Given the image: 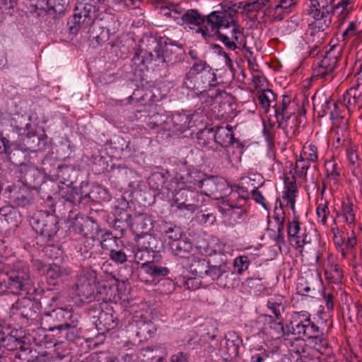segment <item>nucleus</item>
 Masks as SVG:
<instances>
[{
    "mask_svg": "<svg viewBox=\"0 0 362 362\" xmlns=\"http://www.w3.org/2000/svg\"><path fill=\"white\" fill-rule=\"evenodd\" d=\"M40 303L29 298H23L18 299L14 303L10 308L11 317H21L25 320L26 323L29 321L35 320L39 315Z\"/></svg>",
    "mask_w": 362,
    "mask_h": 362,
    "instance_id": "obj_14",
    "label": "nucleus"
},
{
    "mask_svg": "<svg viewBox=\"0 0 362 362\" xmlns=\"http://www.w3.org/2000/svg\"><path fill=\"white\" fill-rule=\"evenodd\" d=\"M163 55L166 62L167 68L169 64H175L182 61L183 53L178 47L171 46L163 50Z\"/></svg>",
    "mask_w": 362,
    "mask_h": 362,
    "instance_id": "obj_58",
    "label": "nucleus"
},
{
    "mask_svg": "<svg viewBox=\"0 0 362 362\" xmlns=\"http://www.w3.org/2000/svg\"><path fill=\"white\" fill-rule=\"evenodd\" d=\"M325 168L327 179L332 182L334 185H339L341 181L342 167L337 162L334 156L325 161Z\"/></svg>",
    "mask_w": 362,
    "mask_h": 362,
    "instance_id": "obj_42",
    "label": "nucleus"
},
{
    "mask_svg": "<svg viewBox=\"0 0 362 362\" xmlns=\"http://www.w3.org/2000/svg\"><path fill=\"white\" fill-rule=\"evenodd\" d=\"M184 174H179L176 173L175 179L179 183L183 185L182 189H185L187 193H189L193 195V199L199 197L197 189H201L203 187L204 182L209 179L208 175L203 171L192 167L187 168L184 167Z\"/></svg>",
    "mask_w": 362,
    "mask_h": 362,
    "instance_id": "obj_12",
    "label": "nucleus"
},
{
    "mask_svg": "<svg viewBox=\"0 0 362 362\" xmlns=\"http://www.w3.org/2000/svg\"><path fill=\"white\" fill-rule=\"evenodd\" d=\"M346 148V156L349 161L351 171L362 167L358 155V148L353 141L349 144L343 146Z\"/></svg>",
    "mask_w": 362,
    "mask_h": 362,
    "instance_id": "obj_49",
    "label": "nucleus"
},
{
    "mask_svg": "<svg viewBox=\"0 0 362 362\" xmlns=\"http://www.w3.org/2000/svg\"><path fill=\"white\" fill-rule=\"evenodd\" d=\"M233 14L229 12L228 18L220 17L219 25L214 30V34L211 37L213 40L221 41L224 45L230 50H235L236 48L243 47H246V43L239 40L243 35V28L239 23V20L234 18Z\"/></svg>",
    "mask_w": 362,
    "mask_h": 362,
    "instance_id": "obj_3",
    "label": "nucleus"
},
{
    "mask_svg": "<svg viewBox=\"0 0 362 362\" xmlns=\"http://www.w3.org/2000/svg\"><path fill=\"white\" fill-rule=\"evenodd\" d=\"M100 5V0H77L66 23L69 34L76 36L90 27L99 15Z\"/></svg>",
    "mask_w": 362,
    "mask_h": 362,
    "instance_id": "obj_2",
    "label": "nucleus"
},
{
    "mask_svg": "<svg viewBox=\"0 0 362 362\" xmlns=\"http://www.w3.org/2000/svg\"><path fill=\"white\" fill-rule=\"evenodd\" d=\"M321 296L325 303L327 312H332L337 302V291L333 286L323 287L321 291Z\"/></svg>",
    "mask_w": 362,
    "mask_h": 362,
    "instance_id": "obj_52",
    "label": "nucleus"
},
{
    "mask_svg": "<svg viewBox=\"0 0 362 362\" xmlns=\"http://www.w3.org/2000/svg\"><path fill=\"white\" fill-rule=\"evenodd\" d=\"M211 68L206 60L197 59L194 62L189 70L185 74L183 85L189 88L188 83L192 85L195 78Z\"/></svg>",
    "mask_w": 362,
    "mask_h": 362,
    "instance_id": "obj_43",
    "label": "nucleus"
},
{
    "mask_svg": "<svg viewBox=\"0 0 362 362\" xmlns=\"http://www.w3.org/2000/svg\"><path fill=\"white\" fill-rule=\"evenodd\" d=\"M357 238L354 230H351L350 235L344 240L341 245L337 250L343 259L355 258L356 256Z\"/></svg>",
    "mask_w": 362,
    "mask_h": 362,
    "instance_id": "obj_37",
    "label": "nucleus"
},
{
    "mask_svg": "<svg viewBox=\"0 0 362 362\" xmlns=\"http://www.w3.org/2000/svg\"><path fill=\"white\" fill-rule=\"evenodd\" d=\"M197 144L199 146L207 150L213 148L215 143V136L213 127L204 128L199 131L197 134Z\"/></svg>",
    "mask_w": 362,
    "mask_h": 362,
    "instance_id": "obj_48",
    "label": "nucleus"
},
{
    "mask_svg": "<svg viewBox=\"0 0 362 362\" xmlns=\"http://www.w3.org/2000/svg\"><path fill=\"white\" fill-rule=\"evenodd\" d=\"M168 245L171 253L180 258L189 259L193 250V244L187 238L175 242H168Z\"/></svg>",
    "mask_w": 362,
    "mask_h": 362,
    "instance_id": "obj_35",
    "label": "nucleus"
},
{
    "mask_svg": "<svg viewBox=\"0 0 362 362\" xmlns=\"http://www.w3.org/2000/svg\"><path fill=\"white\" fill-rule=\"evenodd\" d=\"M305 102L308 103L305 98L300 101L297 97L284 94L273 105L277 128L282 129L288 136H296L300 133V125L306 115Z\"/></svg>",
    "mask_w": 362,
    "mask_h": 362,
    "instance_id": "obj_1",
    "label": "nucleus"
},
{
    "mask_svg": "<svg viewBox=\"0 0 362 362\" xmlns=\"http://www.w3.org/2000/svg\"><path fill=\"white\" fill-rule=\"evenodd\" d=\"M256 97L259 107L263 110L264 113H268L270 109H272L271 103L274 102V105L279 100L282 95L278 97L277 95L271 89L258 90L256 93Z\"/></svg>",
    "mask_w": 362,
    "mask_h": 362,
    "instance_id": "obj_38",
    "label": "nucleus"
},
{
    "mask_svg": "<svg viewBox=\"0 0 362 362\" xmlns=\"http://www.w3.org/2000/svg\"><path fill=\"white\" fill-rule=\"evenodd\" d=\"M77 170L71 165H60L57 167L56 177L60 182L66 186H72L76 182Z\"/></svg>",
    "mask_w": 362,
    "mask_h": 362,
    "instance_id": "obj_40",
    "label": "nucleus"
},
{
    "mask_svg": "<svg viewBox=\"0 0 362 362\" xmlns=\"http://www.w3.org/2000/svg\"><path fill=\"white\" fill-rule=\"evenodd\" d=\"M265 15L271 17L272 21H281L286 16H288V13L276 4L275 5L269 4L265 9Z\"/></svg>",
    "mask_w": 362,
    "mask_h": 362,
    "instance_id": "obj_64",
    "label": "nucleus"
},
{
    "mask_svg": "<svg viewBox=\"0 0 362 362\" xmlns=\"http://www.w3.org/2000/svg\"><path fill=\"white\" fill-rule=\"evenodd\" d=\"M311 315L307 311L293 312L290 317L288 330L292 329L293 335L304 337L308 339H317L322 335L320 327L310 319Z\"/></svg>",
    "mask_w": 362,
    "mask_h": 362,
    "instance_id": "obj_8",
    "label": "nucleus"
},
{
    "mask_svg": "<svg viewBox=\"0 0 362 362\" xmlns=\"http://www.w3.org/2000/svg\"><path fill=\"white\" fill-rule=\"evenodd\" d=\"M13 332H7L4 339L0 341L4 349H0V354L5 351L4 355L8 356V351H15L18 349L25 351L24 348L25 341L21 338L14 335ZM8 356H7V358Z\"/></svg>",
    "mask_w": 362,
    "mask_h": 362,
    "instance_id": "obj_34",
    "label": "nucleus"
},
{
    "mask_svg": "<svg viewBox=\"0 0 362 362\" xmlns=\"http://www.w3.org/2000/svg\"><path fill=\"white\" fill-rule=\"evenodd\" d=\"M341 59L339 52L335 54L334 49H330L325 52L322 59H316L312 66L311 80L319 79L324 81H331L334 78L335 69L338 66L339 60Z\"/></svg>",
    "mask_w": 362,
    "mask_h": 362,
    "instance_id": "obj_10",
    "label": "nucleus"
},
{
    "mask_svg": "<svg viewBox=\"0 0 362 362\" xmlns=\"http://www.w3.org/2000/svg\"><path fill=\"white\" fill-rule=\"evenodd\" d=\"M18 173L23 185L33 189H37L45 182V173L33 165H28L22 162L18 165Z\"/></svg>",
    "mask_w": 362,
    "mask_h": 362,
    "instance_id": "obj_19",
    "label": "nucleus"
},
{
    "mask_svg": "<svg viewBox=\"0 0 362 362\" xmlns=\"http://www.w3.org/2000/svg\"><path fill=\"white\" fill-rule=\"evenodd\" d=\"M240 340L238 336L230 335L221 341V351L226 360L236 358L239 355Z\"/></svg>",
    "mask_w": 362,
    "mask_h": 362,
    "instance_id": "obj_32",
    "label": "nucleus"
},
{
    "mask_svg": "<svg viewBox=\"0 0 362 362\" xmlns=\"http://www.w3.org/2000/svg\"><path fill=\"white\" fill-rule=\"evenodd\" d=\"M287 240L296 250L302 253L305 245L312 244L314 236L312 229L308 228L298 214L288 218L286 223Z\"/></svg>",
    "mask_w": 362,
    "mask_h": 362,
    "instance_id": "obj_6",
    "label": "nucleus"
},
{
    "mask_svg": "<svg viewBox=\"0 0 362 362\" xmlns=\"http://www.w3.org/2000/svg\"><path fill=\"white\" fill-rule=\"evenodd\" d=\"M71 0H49L47 10L54 13V18H60L71 10Z\"/></svg>",
    "mask_w": 362,
    "mask_h": 362,
    "instance_id": "obj_46",
    "label": "nucleus"
},
{
    "mask_svg": "<svg viewBox=\"0 0 362 362\" xmlns=\"http://www.w3.org/2000/svg\"><path fill=\"white\" fill-rule=\"evenodd\" d=\"M28 284L16 279L9 274L0 270V295L5 293L20 295L28 289Z\"/></svg>",
    "mask_w": 362,
    "mask_h": 362,
    "instance_id": "obj_26",
    "label": "nucleus"
},
{
    "mask_svg": "<svg viewBox=\"0 0 362 362\" xmlns=\"http://www.w3.org/2000/svg\"><path fill=\"white\" fill-rule=\"evenodd\" d=\"M350 132L349 122H332L329 134L333 148L338 149L352 142Z\"/></svg>",
    "mask_w": 362,
    "mask_h": 362,
    "instance_id": "obj_22",
    "label": "nucleus"
},
{
    "mask_svg": "<svg viewBox=\"0 0 362 362\" xmlns=\"http://www.w3.org/2000/svg\"><path fill=\"white\" fill-rule=\"evenodd\" d=\"M358 86L357 84L353 86L343 94L341 98L351 112L362 107V93L358 92Z\"/></svg>",
    "mask_w": 362,
    "mask_h": 362,
    "instance_id": "obj_36",
    "label": "nucleus"
},
{
    "mask_svg": "<svg viewBox=\"0 0 362 362\" xmlns=\"http://www.w3.org/2000/svg\"><path fill=\"white\" fill-rule=\"evenodd\" d=\"M86 199H90L89 194L82 195L77 187L66 186L65 189H62L60 191L59 197L58 199V206H60L62 202H69L78 206L82 203L83 200H86Z\"/></svg>",
    "mask_w": 362,
    "mask_h": 362,
    "instance_id": "obj_30",
    "label": "nucleus"
},
{
    "mask_svg": "<svg viewBox=\"0 0 362 362\" xmlns=\"http://www.w3.org/2000/svg\"><path fill=\"white\" fill-rule=\"evenodd\" d=\"M269 318V328L271 330V334L276 336V338H280L281 337L289 336L290 334L293 335V332L292 329L288 330V326L290 324V320L286 322V325L283 324V318L281 320H276L275 317L272 315L268 316Z\"/></svg>",
    "mask_w": 362,
    "mask_h": 362,
    "instance_id": "obj_45",
    "label": "nucleus"
},
{
    "mask_svg": "<svg viewBox=\"0 0 362 362\" xmlns=\"http://www.w3.org/2000/svg\"><path fill=\"white\" fill-rule=\"evenodd\" d=\"M8 202L13 207L28 208L35 201L32 190L24 185H13L6 189Z\"/></svg>",
    "mask_w": 362,
    "mask_h": 362,
    "instance_id": "obj_16",
    "label": "nucleus"
},
{
    "mask_svg": "<svg viewBox=\"0 0 362 362\" xmlns=\"http://www.w3.org/2000/svg\"><path fill=\"white\" fill-rule=\"evenodd\" d=\"M300 157L305 160L312 161L313 163H317L319 160L318 148L313 142L307 141L303 146L299 155Z\"/></svg>",
    "mask_w": 362,
    "mask_h": 362,
    "instance_id": "obj_60",
    "label": "nucleus"
},
{
    "mask_svg": "<svg viewBox=\"0 0 362 362\" xmlns=\"http://www.w3.org/2000/svg\"><path fill=\"white\" fill-rule=\"evenodd\" d=\"M312 161L305 160L300 156L296 157L294 170L297 177L304 182L307 181L308 170Z\"/></svg>",
    "mask_w": 362,
    "mask_h": 362,
    "instance_id": "obj_62",
    "label": "nucleus"
},
{
    "mask_svg": "<svg viewBox=\"0 0 362 362\" xmlns=\"http://www.w3.org/2000/svg\"><path fill=\"white\" fill-rule=\"evenodd\" d=\"M356 0H330L328 5L329 16L337 15L339 26L343 25L346 19L354 11Z\"/></svg>",
    "mask_w": 362,
    "mask_h": 362,
    "instance_id": "obj_25",
    "label": "nucleus"
},
{
    "mask_svg": "<svg viewBox=\"0 0 362 362\" xmlns=\"http://www.w3.org/2000/svg\"><path fill=\"white\" fill-rule=\"evenodd\" d=\"M358 207L354 202V199L349 196L341 201L340 211L336 213V217H341L344 223L351 230H354L357 223Z\"/></svg>",
    "mask_w": 362,
    "mask_h": 362,
    "instance_id": "obj_24",
    "label": "nucleus"
},
{
    "mask_svg": "<svg viewBox=\"0 0 362 362\" xmlns=\"http://www.w3.org/2000/svg\"><path fill=\"white\" fill-rule=\"evenodd\" d=\"M153 221L151 216L141 213L134 215L132 221V230L136 234H146L153 229Z\"/></svg>",
    "mask_w": 362,
    "mask_h": 362,
    "instance_id": "obj_31",
    "label": "nucleus"
},
{
    "mask_svg": "<svg viewBox=\"0 0 362 362\" xmlns=\"http://www.w3.org/2000/svg\"><path fill=\"white\" fill-rule=\"evenodd\" d=\"M151 40L153 44H156L153 49V52L143 49L139 46L134 49L132 62L136 66H143L146 70H151L161 76L162 73L167 71V64L163 55L161 45L157 42L156 37H152ZM164 75L165 76V74Z\"/></svg>",
    "mask_w": 362,
    "mask_h": 362,
    "instance_id": "obj_4",
    "label": "nucleus"
},
{
    "mask_svg": "<svg viewBox=\"0 0 362 362\" xmlns=\"http://www.w3.org/2000/svg\"><path fill=\"white\" fill-rule=\"evenodd\" d=\"M170 122L172 123L171 131L175 134H182L191 127V115L184 111L175 112L172 115Z\"/></svg>",
    "mask_w": 362,
    "mask_h": 362,
    "instance_id": "obj_33",
    "label": "nucleus"
},
{
    "mask_svg": "<svg viewBox=\"0 0 362 362\" xmlns=\"http://www.w3.org/2000/svg\"><path fill=\"white\" fill-rule=\"evenodd\" d=\"M74 318L72 310L57 308L45 313L44 323L47 331L60 332L62 329Z\"/></svg>",
    "mask_w": 362,
    "mask_h": 362,
    "instance_id": "obj_17",
    "label": "nucleus"
},
{
    "mask_svg": "<svg viewBox=\"0 0 362 362\" xmlns=\"http://www.w3.org/2000/svg\"><path fill=\"white\" fill-rule=\"evenodd\" d=\"M129 205V202L124 199L119 202L115 208V220L132 222L133 217Z\"/></svg>",
    "mask_w": 362,
    "mask_h": 362,
    "instance_id": "obj_55",
    "label": "nucleus"
},
{
    "mask_svg": "<svg viewBox=\"0 0 362 362\" xmlns=\"http://www.w3.org/2000/svg\"><path fill=\"white\" fill-rule=\"evenodd\" d=\"M285 344L288 349V351L291 354H296V355L300 356L301 359L303 356H306V344L305 341L301 339V337H295L293 339H284ZM310 354H308V356L310 357Z\"/></svg>",
    "mask_w": 362,
    "mask_h": 362,
    "instance_id": "obj_50",
    "label": "nucleus"
},
{
    "mask_svg": "<svg viewBox=\"0 0 362 362\" xmlns=\"http://www.w3.org/2000/svg\"><path fill=\"white\" fill-rule=\"evenodd\" d=\"M158 257H153L148 264H141L138 276L141 282L146 284L153 282L156 280L166 276L169 274V269L165 267L158 265Z\"/></svg>",
    "mask_w": 362,
    "mask_h": 362,
    "instance_id": "obj_21",
    "label": "nucleus"
},
{
    "mask_svg": "<svg viewBox=\"0 0 362 362\" xmlns=\"http://www.w3.org/2000/svg\"><path fill=\"white\" fill-rule=\"evenodd\" d=\"M17 1L16 0H0V24H1L7 16H12L16 11Z\"/></svg>",
    "mask_w": 362,
    "mask_h": 362,
    "instance_id": "obj_61",
    "label": "nucleus"
},
{
    "mask_svg": "<svg viewBox=\"0 0 362 362\" xmlns=\"http://www.w3.org/2000/svg\"><path fill=\"white\" fill-rule=\"evenodd\" d=\"M344 271L341 267L334 260H329L325 270V279L331 284H339L344 279Z\"/></svg>",
    "mask_w": 362,
    "mask_h": 362,
    "instance_id": "obj_39",
    "label": "nucleus"
},
{
    "mask_svg": "<svg viewBox=\"0 0 362 362\" xmlns=\"http://www.w3.org/2000/svg\"><path fill=\"white\" fill-rule=\"evenodd\" d=\"M71 272L70 267L52 263L48 264L45 276L48 285L56 286L70 276Z\"/></svg>",
    "mask_w": 362,
    "mask_h": 362,
    "instance_id": "obj_28",
    "label": "nucleus"
},
{
    "mask_svg": "<svg viewBox=\"0 0 362 362\" xmlns=\"http://www.w3.org/2000/svg\"><path fill=\"white\" fill-rule=\"evenodd\" d=\"M209 264L210 262L206 259L194 258L190 264V270L195 276L204 278L209 269Z\"/></svg>",
    "mask_w": 362,
    "mask_h": 362,
    "instance_id": "obj_63",
    "label": "nucleus"
},
{
    "mask_svg": "<svg viewBox=\"0 0 362 362\" xmlns=\"http://www.w3.org/2000/svg\"><path fill=\"white\" fill-rule=\"evenodd\" d=\"M188 85V88L199 92L200 90H212L219 86V82L217 81L216 74L211 68H209L206 71L197 76L193 80L192 85L189 83Z\"/></svg>",
    "mask_w": 362,
    "mask_h": 362,
    "instance_id": "obj_27",
    "label": "nucleus"
},
{
    "mask_svg": "<svg viewBox=\"0 0 362 362\" xmlns=\"http://www.w3.org/2000/svg\"><path fill=\"white\" fill-rule=\"evenodd\" d=\"M215 136V144L223 148L230 147L235 139L233 127L226 124V125H217L213 127Z\"/></svg>",
    "mask_w": 362,
    "mask_h": 362,
    "instance_id": "obj_29",
    "label": "nucleus"
},
{
    "mask_svg": "<svg viewBox=\"0 0 362 362\" xmlns=\"http://www.w3.org/2000/svg\"><path fill=\"white\" fill-rule=\"evenodd\" d=\"M6 273L14 276L16 279H20L27 284H30V269L28 265L23 262H18L14 264L13 269Z\"/></svg>",
    "mask_w": 362,
    "mask_h": 362,
    "instance_id": "obj_54",
    "label": "nucleus"
},
{
    "mask_svg": "<svg viewBox=\"0 0 362 362\" xmlns=\"http://www.w3.org/2000/svg\"><path fill=\"white\" fill-rule=\"evenodd\" d=\"M245 3V1L235 2L231 0H223L220 4L221 9L220 11H217V13L220 15V17L223 16L224 18H228V13H229V12L232 14L235 12L234 18H235V20H238V9L242 8L243 11L241 13H243L244 12L243 6Z\"/></svg>",
    "mask_w": 362,
    "mask_h": 362,
    "instance_id": "obj_47",
    "label": "nucleus"
},
{
    "mask_svg": "<svg viewBox=\"0 0 362 362\" xmlns=\"http://www.w3.org/2000/svg\"><path fill=\"white\" fill-rule=\"evenodd\" d=\"M329 204V201L323 200L322 198L320 202L316 204L317 221L324 226H327L328 217L330 215Z\"/></svg>",
    "mask_w": 362,
    "mask_h": 362,
    "instance_id": "obj_59",
    "label": "nucleus"
},
{
    "mask_svg": "<svg viewBox=\"0 0 362 362\" xmlns=\"http://www.w3.org/2000/svg\"><path fill=\"white\" fill-rule=\"evenodd\" d=\"M351 112L342 99L334 100V106L331 111V121L332 122H349Z\"/></svg>",
    "mask_w": 362,
    "mask_h": 362,
    "instance_id": "obj_41",
    "label": "nucleus"
},
{
    "mask_svg": "<svg viewBox=\"0 0 362 362\" xmlns=\"http://www.w3.org/2000/svg\"><path fill=\"white\" fill-rule=\"evenodd\" d=\"M308 13L315 21L308 25L311 36H315L316 34H322L332 24V17L329 16L328 5L322 6V10L320 8H318L316 10L308 11Z\"/></svg>",
    "mask_w": 362,
    "mask_h": 362,
    "instance_id": "obj_23",
    "label": "nucleus"
},
{
    "mask_svg": "<svg viewBox=\"0 0 362 362\" xmlns=\"http://www.w3.org/2000/svg\"><path fill=\"white\" fill-rule=\"evenodd\" d=\"M103 302L104 304H102L101 312L99 313L95 326L98 331L104 334L117 327L119 320L113 307L107 300Z\"/></svg>",
    "mask_w": 362,
    "mask_h": 362,
    "instance_id": "obj_18",
    "label": "nucleus"
},
{
    "mask_svg": "<svg viewBox=\"0 0 362 362\" xmlns=\"http://www.w3.org/2000/svg\"><path fill=\"white\" fill-rule=\"evenodd\" d=\"M72 219L69 228L72 237L77 235L78 238L96 237L99 225L93 218L78 214Z\"/></svg>",
    "mask_w": 362,
    "mask_h": 362,
    "instance_id": "obj_13",
    "label": "nucleus"
},
{
    "mask_svg": "<svg viewBox=\"0 0 362 362\" xmlns=\"http://www.w3.org/2000/svg\"><path fill=\"white\" fill-rule=\"evenodd\" d=\"M100 245L103 253L115 264H124L128 261L129 249L124 241L113 235L111 231L107 230L102 235Z\"/></svg>",
    "mask_w": 362,
    "mask_h": 362,
    "instance_id": "obj_9",
    "label": "nucleus"
},
{
    "mask_svg": "<svg viewBox=\"0 0 362 362\" xmlns=\"http://www.w3.org/2000/svg\"><path fill=\"white\" fill-rule=\"evenodd\" d=\"M77 326L78 321L72 318V320L62 329L58 334L61 335L62 343L64 339L70 342H74L81 337V330Z\"/></svg>",
    "mask_w": 362,
    "mask_h": 362,
    "instance_id": "obj_44",
    "label": "nucleus"
},
{
    "mask_svg": "<svg viewBox=\"0 0 362 362\" xmlns=\"http://www.w3.org/2000/svg\"><path fill=\"white\" fill-rule=\"evenodd\" d=\"M277 203L279 204V206H276L272 216H268V228L276 233L274 240L276 245L281 249L282 245H286L284 236L286 214L279 197L276 199V204Z\"/></svg>",
    "mask_w": 362,
    "mask_h": 362,
    "instance_id": "obj_15",
    "label": "nucleus"
},
{
    "mask_svg": "<svg viewBox=\"0 0 362 362\" xmlns=\"http://www.w3.org/2000/svg\"><path fill=\"white\" fill-rule=\"evenodd\" d=\"M211 90H200L196 92L194 95L199 98V101L205 107L211 106L218 98L219 95L223 93V89L217 88L214 93L209 94Z\"/></svg>",
    "mask_w": 362,
    "mask_h": 362,
    "instance_id": "obj_57",
    "label": "nucleus"
},
{
    "mask_svg": "<svg viewBox=\"0 0 362 362\" xmlns=\"http://www.w3.org/2000/svg\"><path fill=\"white\" fill-rule=\"evenodd\" d=\"M30 224L44 243L52 242L59 229L57 217L40 212L30 218Z\"/></svg>",
    "mask_w": 362,
    "mask_h": 362,
    "instance_id": "obj_11",
    "label": "nucleus"
},
{
    "mask_svg": "<svg viewBox=\"0 0 362 362\" xmlns=\"http://www.w3.org/2000/svg\"><path fill=\"white\" fill-rule=\"evenodd\" d=\"M77 296L83 303L106 301L110 300L107 296L106 286H102L96 280L86 275L79 276L75 284Z\"/></svg>",
    "mask_w": 362,
    "mask_h": 362,
    "instance_id": "obj_7",
    "label": "nucleus"
},
{
    "mask_svg": "<svg viewBox=\"0 0 362 362\" xmlns=\"http://www.w3.org/2000/svg\"><path fill=\"white\" fill-rule=\"evenodd\" d=\"M218 98L220 101L214 109L216 117L224 120L233 119L237 115L238 105L235 97L223 90V93L219 95Z\"/></svg>",
    "mask_w": 362,
    "mask_h": 362,
    "instance_id": "obj_20",
    "label": "nucleus"
},
{
    "mask_svg": "<svg viewBox=\"0 0 362 362\" xmlns=\"http://www.w3.org/2000/svg\"><path fill=\"white\" fill-rule=\"evenodd\" d=\"M267 307L272 312L276 320H281L282 313L285 311L284 296L277 295L271 298L267 303Z\"/></svg>",
    "mask_w": 362,
    "mask_h": 362,
    "instance_id": "obj_53",
    "label": "nucleus"
},
{
    "mask_svg": "<svg viewBox=\"0 0 362 362\" xmlns=\"http://www.w3.org/2000/svg\"><path fill=\"white\" fill-rule=\"evenodd\" d=\"M181 195L185 197V199L182 202H180L178 198L173 199L175 205L178 209H185L190 211L191 212H194L198 209V206L195 202H198L199 197L193 199V195H191L189 193H187L185 189L182 192Z\"/></svg>",
    "mask_w": 362,
    "mask_h": 362,
    "instance_id": "obj_51",
    "label": "nucleus"
},
{
    "mask_svg": "<svg viewBox=\"0 0 362 362\" xmlns=\"http://www.w3.org/2000/svg\"><path fill=\"white\" fill-rule=\"evenodd\" d=\"M229 276H233V273H228L221 269V267L217 266L209 265V269L205 276H209L212 280H217L218 284L223 288L229 287L226 283L223 282V279H227Z\"/></svg>",
    "mask_w": 362,
    "mask_h": 362,
    "instance_id": "obj_56",
    "label": "nucleus"
},
{
    "mask_svg": "<svg viewBox=\"0 0 362 362\" xmlns=\"http://www.w3.org/2000/svg\"><path fill=\"white\" fill-rule=\"evenodd\" d=\"M220 20V15L217 11H214L208 15H203L197 9H189L182 16L183 23L196 26V33H200L206 41L211 40Z\"/></svg>",
    "mask_w": 362,
    "mask_h": 362,
    "instance_id": "obj_5",
    "label": "nucleus"
}]
</instances>
